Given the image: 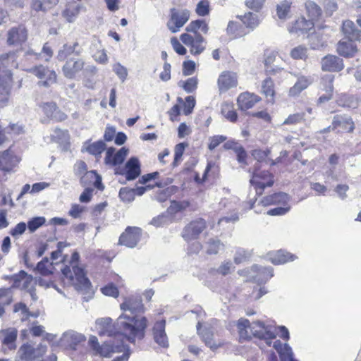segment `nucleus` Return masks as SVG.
<instances>
[{
	"label": "nucleus",
	"instance_id": "f257e3e1",
	"mask_svg": "<svg viewBox=\"0 0 361 361\" xmlns=\"http://www.w3.org/2000/svg\"><path fill=\"white\" fill-rule=\"evenodd\" d=\"M99 336H109L120 334L118 330L126 337L130 343H135L136 339L142 340L145 335V330L148 326V320L145 317H130L122 314L117 319L116 324L110 318L102 319L99 322Z\"/></svg>",
	"mask_w": 361,
	"mask_h": 361
},
{
	"label": "nucleus",
	"instance_id": "f03ea898",
	"mask_svg": "<svg viewBox=\"0 0 361 361\" xmlns=\"http://www.w3.org/2000/svg\"><path fill=\"white\" fill-rule=\"evenodd\" d=\"M66 258V257L63 259L64 266L61 269L63 285L73 286L75 289L82 291L84 294L92 293L91 282L87 277L84 269L79 266V253L76 251L73 252L67 264Z\"/></svg>",
	"mask_w": 361,
	"mask_h": 361
},
{
	"label": "nucleus",
	"instance_id": "7ed1b4c3",
	"mask_svg": "<svg viewBox=\"0 0 361 361\" xmlns=\"http://www.w3.org/2000/svg\"><path fill=\"white\" fill-rule=\"evenodd\" d=\"M209 30V24L204 19L191 20L185 28V32L180 35V40L189 47L192 55H200L206 49L207 41L203 35H207Z\"/></svg>",
	"mask_w": 361,
	"mask_h": 361
},
{
	"label": "nucleus",
	"instance_id": "20e7f679",
	"mask_svg": "<svg viewBox=\"0 0 361 361\" xmlns=\"http://www.w3.org/2000/svg\"><path fill=\"white\" fill-rule=\"evenodd\" d=\"M17 66L14 52L0 55V95L8 96L10 94L14 83L11 69Z\"/></svg>",
	"mask_w": 361,
	"mask_h": 361
},
{
	"label": "nucleus",
	"instance_id": "39448f33",
	"mask_svg": "<svg viewBox=\"0 0 361 361\" xmlns=\"http://www.w3.org/2000/svg\"><path fill=\"white\" fill-rule=\"evenodd\" d=\"M47 350L45 345L39 343L35 348L31 343H23L18 349L16 361H57L54 354H51L47 358L42 359Z\"/></svg>",
	"mask_w": 361,
	"mask_h": 361
},
{
	"label": "nucleus",
	"instance_id": "423d86ee",
	"mask_svg": "<svg viewBox=\"0 0 361 361\" xmlns=\"http://www.w3.org/2000/svg\"><path fill=\"white\" fill-rule=\"evenodd\" d=\"M4 279L11 283V288L27 292L33 300H36L37 281L30 274L25 271L20 270L16 274L5 276Z\"/></svg>",
	"mask_w": 361,
	"mask_h": 361
},
{
	"label": "nucleus",
	"instance_id": "0eeeda50",
	"mask_svg": "<svg viewBox=\"0 0 361 361\" xmlns=\"http://www.w3.org/2000/svg\"><path fill=\"white\" fill-rule=\"evenodd\" d=\"M190 16L191 12L186 8H170L166 18V27L171 33H177L190 20Z\"/></svg>",
	"mask_w": 361,
	"mask_h": 361
},
{
	"label": "nucleus",
	"instance_id": "6e6552de",
	"mask_svg": "<svg viewBox=\"0 0 361 361\" xmlns=\"http://www.w3.org/2000/svg\"><path fill=\"white\" fill-rule=\"evenodd\" d=\"M57 59L63 62L62 73L68 79L76 78L85 70V62L79 56L66 55L65 58L57 57Z\"/></svg>",
	"mask_w": 361,
	"mask_h": 361
},
{
	"label": "nucleus",
	"instance_id": "1a4fd4ad",
	"mask_svg": "<svg viewBox=\"0 0 361 361\" xmlns=\"http://www.w3.org/2000/svg\"><path fill=\"white\" fill-rule=\"evenodd\" d=\"M88 343L93 351V355L102 357H110L114 353H121L125 348L123 343L116 345L111 341H105L100 344L95 336L90 337Z\"/></svg>",
	"mask_w": 361,
	"mask_h": 361
},
{
	"label": "nucleus",
	"instance_id": "9d476101",
	"mask_svg": "<svg viewBox=\"0 0 361 361\" xmlns=\"http://www.w3.org/2000/svg\"><path fill=\"white\" fill-rule=\"evenodd\" d=\"M250 182L254 187L256 195L260 196L264 193L265 188L274 185V176L269 171H262L256 166Z\"/></svg>",
	"mask_w": 361,
	"mask_h": 361
},
{
	"label": "nucleus",
	"instance_id": "9b49d317",
	"mask_svg": "<svg viewBox=\"0 0 361 361\" xmlns=\"http://www.w3.org/2000/svg\"><path fill=\"white\" fill-rule=\"evenodd\" d=\"M207 227V221L204 218L197 217L184 226L181 236L186 242L197 240Z\"/></svg>",
	"mask_w": 361,
	"mask_h": 361
},
{
	"label": "nucleus",
	"instance_id": "f8f14e48",
	"mask_svg": "<svg viewBox=\"0 0 361 361\" xmlns=\"http://www.w3.org/2000/svg\"><path fill=\"white\" fill-rule=\"evenodd\" d=\"M177 102L178 103L174 104L167 112L169 119L173 122L178 121L181 107L183 114L188 116L192 113L196 104V100L193 96H188L184 100L181 97H178Z\"/></svg>",
	"mask_w": 361,
	"mask_h": 361
},
{
	"label": "nucleus",
	"instance_id": "ddd939ff",
	"mask_svg": "<svg viewBox=\"0 0 361 361\" xmlns=\"http://www.w3.org/2000/svg\"><path fill=\"white\" fill-rule=\"evenodd\" d=\"M21 159L10 147L0 152V171L4 175L11 173L16 171Z\"/></svg>",
	"mask_w": 361,
	"mask_h": 361
},
{
	"label": "nucleus",
	"instance_id": "4468645a",
	"mask_svg": "<svg viewBox=\"0 0 361 361\" xmlns=\"http://www.w3.org/2000/svg\"><path fill=\"white\" fill-rule=\"evenodd\" d=\"M115 174L124 176L127 180H135L141 173V164L137 157H130L123 167L115 168Z\"/></svg>",
	"mask_w": 361,
	"mask_h": 361
},
{
	"label": "nucleus",
	"instance_id": "2eb2a0df",
	"mask_svg": "<svg viewBox=\"0 0 361 361\" xmlns=\"http://www.w3.org/2000/svg\"><path fill=\"white\" fill-rule=\"evenodd\" d=\"M142 235V230L137 226H127L120 235L118 245L133 248L137 245Z\"/></svg>",
	"mask_w": 361,
	"mask_h": 361
},
{
	"label": "nucleus",
	"instance_id": "dca6fc26",
	"mask_svg": "<svg viewBox=\"0 0 361 361\" xmlns=\"http://www.w3.org/2000/svg\"><path fill=\"white\" fill-rule=\"evenodd\" d=\"M27 39L28 30L23 23L11 27L7 32V44L10 46H22Z\"/></svg>",
	"mask_w": 361,
	"mask_h": 361
},
{
	"label": "nucleus",
	"instance_id": "f3484780",
	"mask_svg": "<svg viewBox=\"0 0 361 361\" xmlns=\"http://www.w3.org/2000/svg\"><path fill=\"white\" fill-rule=\"evenodd\" d=\"M129 152V149L123 147L116 152V149L110 147L106 149L104 157V163L106 165L118 167L126 159Z\"/></svg>",
	"mask_w": 361,
	"mask_h": 361
},
{
	"label": "nucleus",
	"instance_id": "a211bd4d",
	"mask_svg": "<svg viewBox=\"0 0 361 361\" xmlns=\"http://www.w3.org/2000/svg\"><path fill=\"white\" fill-rule=\"evenodd\" d=\"M238 75L235 72L224 71L220 73L217 79V87L220 94L225 93L238 86Z\"/></svg>",
	"mask_w": 361,
	"mask_h": 361
},
{
	"label": "nucleus",
	"instance_id": "6ab92c4d",
	"mask_svg": "<svg viewBox=\"0 0 361 361\" xmlns=\"http://www.w3.org/2000/svg\"><path fill=\"white\" fill-rule=\"evenodd\" d=\"M166 320L162 319L155 322L152 329V334L154 342L162 348L169 347V341L166 333Z\"/></svg>",
	"mask_w": 361,
	"mask_h": 361
},
{
	"label": "nucleus",
	"instance_id": "aec40b11",
	"mask_svg": "<svg viewBox=\"0 0 361 361\" xmlns=\"http://www.w3.org/2000/svg\"><path fill=\"white\" fill-rule=\"evenodd\" d=\"M32 73L37 76L41 81L39 82L44 87H49L56 82L57 75L54 70H50L43 65H39L33 67Z\"/></svg>",
	"mask_w": 361,
	"mask_h": 361
},
{
	"label": "nucleus",
	"instance_id": "412c9836",
	"mask_svg": "<svg viewBox=\"0 0 361 361\" xmlns=\"http://www.w3.org/2000/svg\"><path fill=\"white\" fill-rule=\"evenodd\" d=\"M315 24L312 20L305 18L304 16L298 18L288 27L290 33L298 35H307L314 32Z\"/></svg>",
	"mask_w": 361,
	"mask_h": 361
},
{
	"label": "nucleus",
	"instance_id": "4be33fe9",
	"mask_svg": "<svg viewBox=\"0 0 361 361\" xmlns=\"http://www.w3.org/2000/svg\"><path fill=\"white\" fill-rule=\"evenodd\" d=\"M254 337L264 340L267 345L271 346L272 341L276 338L275 328L266 326L263 322L257 321L254 322Z\"/></svg>",
	"mask_w": 361,
	"mask_h": 361
},
{
	"label": "nucleus",
	"instance_id": "5701e85b",
	"mask_svg": "<svg viewBox=\"0 0 361 361\" xmlns=\"http://www.w3.org/2000/svg\"><path fill=\"white\" fill-rule=\"evenodd\" d=\"M321 69L324 72L336 73L344 68L343 60L338 56L327 54L321 59Z\"/></svg>",
	"mask_w": 361,
	"mask_h": 361
},
{
	"label": "nucleus",
	"instance_id": "b1692460",
	"mask_svg": "<svg viewBox=\"0 0 361 361\" xmlns=\"http://www.w3.org/2000/svg\"><path fill=\"white\" fill-rule=\"evenodd\" d=\"M262 101L261 97L250 92L240 93L237 98V105L241 111H246L252 109L257 103Z\"/></svg>",
	"mask_w": 361,
	"mask_h": 361
},
{
	"label": "nucleus",
	"instance_id": "393cba45",
	"mask_svg": "<svg viewBox=\"0 0 361 361\" xmlns=\"http://www.w3.org/2000/svg\"><path fill=\"white\" fill-rule=\"evenodd\" d=\"M260 93L267 104H274L276 102L277 92L271 76H267L261 83Z\"/></svg>",
	"mask_w": 361,
	"mask_h": 361
},
{
	"label": "nucleus",
	"instance_id": "a878e982",
	"mask_svg": "<svg viewBox=\"0 0 361 361\" xmlns=\"http://www.w3.org/2000/svg\"><path fill=\"white\" fill-rule=\"evenodd\" d=\"M18 331L15 328H8L0 331V341L4 351L13 350L16 348Z\"/></svg>",
	"mask_w": 361,
	"mask_h": 361
},
{
	"label": "nucleus",
	"instance_id": "bb28decb",
	"mask_svg": "<svg viewBox=\"0 0 361 361\" xmlns=\"http://www.w3.org/2000/svg\"><path fill=\"white\" fill-rule=\"evenodd\" d=\"M85 337L80 334L66 333L60 340V344L66 349L75 350L85 342Z\"/></svg>",
	"mask_w": 361,
	"mask_h": 361
},
{
	"label": "nucleus",
	"instance_id": "cd10ccee",
	"mask_svg": "<svg viewBox=\"0 0 361 361\" xmlns=\"http://www.w3.org/2000/svg\"><path fill=\"white\" fill-rule=\"evenodd\" d=\"M331 127L333 130L339 129L342 133H352L355 129V123L350 116L337 114L334 116Z\"/></svg>",
	"mask_w": 361,
	"mask_h": 361
},
{
	"label": "nucleus",
	"instance_id": "c85d7f7f",
	"mask_svg": "<svg viewBox=\"0 0 361 361\" xmlns=\"http://www.w3.org/2000/svg\"><path fill=\"white\" fill-rule=\"evenodd\" d=\"M277 52L270 49H266L264 53V73L267 76L277 75L283 71V68L279 67H272L276 61Z\"/></svg>",
	"mask_w": 361,
	"mask_h": 361
},
{
	"label": "nucleus",
	"instance_id": "c756f323",
	"mask_svg": "<svg viewBox=\"0 0 361 361\" xmlns=\"http://www.w3.org/2000/svg\"><path fill=\"white\" fill-rule=\"evenodd\" d=\"M334 75H325L321 78L322 90L325 92L324 94L319 96L318 99L319 103H325L331 100L334 95Z\"/></svg>",
	"mask_w": 361,
	"mask_h": 361
},
{
	"label": "nucleus",
	"instance_id": "7c9ffc66",
	"mask_svg": "<svg viewBox=\"0 0 361 361\" xmlns=\"http://www.w3.org/2000/svg\"><path fill=\"white\" fill-rule=\"evenodd\" d=\"M237 328L240 341H250L254 337V322L251 325L248 319L241 318L237 322Z\"/></svg>",
	"mask_w": 361,
	"mask_h": 361
},
{
	"label": "nucleus",
	"instance_id": "2f4dec72",
	"mask_svg": "<svg viewBox=\"0 0 361 361\" xmlns=\"http://www.w3.org/2000/svg\"><path fill=\"white\" fill-rule=\"evenodd\" d=\"M288 201L287 194L282 192H275L264 196L259 202L263 207H269L271 205H286Z\"/></svg>",
	"mask_w": 361,
	"mask_h": 361
},
{
	"label": "nucleus",
	"instance_id": "473e14b6",
	"mask_svg": "<svg viewBox=\"0 0 361 361\" xmlns=\"http://www.w3.org/2000/svg\"><path fill=\"white\" fill-rule=\"evenodd\" d=\"M197 331L206 345L211 348L218 346V344L214 339V332L211 327L202 326V323L199 322L197 324Z\"/></svg>",
	"mask_w": 361,
	"mask_h": 361
},
{
	"label": "nucleus",
	"instance_id": "72a5a7b5",
	"mask_svg": "<svg viewBox=\"0 0 361 361\" xmlns=\"http://www.w3.org/2000/svg\"><path fill=\"white\" fill-rule=\"evenodd\" d=\"M353 41L340 40L336 45V51L339 56L345 58L353 57L358 49Z\"/></svg>",
	"mask_w": 361,
	"mask_h": 361
},
{
	"label": "nucleus",
	"instance_id": "f704fd0d",
	"mask_svg": "<svg viewBox=\"0 0 361 361\" xmlns=\"http://www.w3.org/2000/svg\"><path fill=\"white\" fill-rule=\"evenodd\" d=\"M342 31L343 35L350 41H360L361 30L357 29L355 23L349 20H345L342 25Z\"/></svg>",
	"mask_w": 361,
	"mask_h": 361
},
{
	"label": "nucleus",
	"instance_id": "c9c22d12",
	"mask_svg": "<svg viewBox=\"0 0 361 361\" xmlns=\"http://www.w3.org/2000/svg\"><path fill=\"white\" fill-rule=\"evenodd\" d=\"M250 30H246L241 23L230 21L226 27V33L231 39H235L245 36Z\"/></svg>",
	"mask_w": 361,
	"mask_h": 361
},
{
	"label": "nucleus",
	"instance_id": "e433bc0d",
	"mask_svg": "<svg viewBox=\"0 0 361 361\" xmlns=\"http://www.w3.org/2000/svg\"><path fill=\"white\" fill-rule=\"evenodd\" d=\"M360 99L358 97L348 94H341L337 99L338 106L348 109H357L359 106Z\"/></svg>",
	"mask_w": 361,
	"mask_h": 361
},
{
	"label": "nucleus",
	"instance_id": "4c0bfd02",
	"mask_svg": "<svg viewBox=\"0 0 361 361\" xmlns=\"http://www.w3.org/2000/svg\"><path fill=\"white\" fill-rule=\"evenodd\" d=\"M295 257L284 250H277L269 254V259L274 264H285L293 261Z\"/></svg>",
	"mask_w": 361,
	"mask_h": 361
},
{
	"label": "nucleus",
	"instance_id": "58836bf2",
	"mask_svg": "<svg viewBox=\"0 0 361 361\" xmlns=\"http://www.w3.org/2000/svg\"><path fill=\"white\" fill-rule=\"evenodd\" d=\"M142 307V304L141 298L133 295L126 298L124 301L120 305V307L123 311H130L132 313Z\"/></svg>",
	"mask_w": 361,
	"mask_h": 361
},
{
	"label": "nucleus",
	"instance_id": "ea45409f",
	"mask_svg": "<svg viewBox=\"0 0 361 361\" xmlns=\"http://www.w3.org/2000/svg\"><path fill=\"white\" fill-rule=\"evenodd\" d=\"M221 113L229 122H237L238 116L233 102H224L221 106Z\"/></svg>",
	"mask_w": 361,
	"mask_h": 361
},
{
	"label": "nucleus",
	"instance_id": "a19ab883",
	"mask_svg": "<svg viewBox=\"0 0 361 361\" xmlns=\"http://www.w3.org/2000/svg\"><path fill=\"white\" fill-rule=\"evenodd\" d=\"M106 149L105 142L102 140H98L94 142H87L85 143V150L90 154L96 158H100L102 152Z\"/></svg>",
	"mask_w": 361,
	"mask_h": 361
},
{
	"label": "nucleus",
	"instance_id": "79ce46f5",
	"mask_svg": "<svg viewBox=\"0 0 361 361\" xmlns=\"http://www.w3.org/2000/svg\"><path fill=\"white\" fill-rule=\"evenodd\" d=\"M311 84V80L305 77L301 76L298 78L296 82L289 90V95L290 97H296L299 95L302 91L307 88Z\"/></svg>",
	"mask_w": 361,
	"mask_h": 361
},
{
	"label": "nucleus",
	"instance_id": "37998d69",
	"mask_svg": "<svg viewBox=\"0 0 361 361\" xmlns=\"http://www.w3.org/2000/svg\"><path fill=\"white\" fill-rule=\"evenodd\" d=\"M80 8L81 6L79 4L74 2H70L67 4L65 9L63 11L62 16L68 22L72 23L78 16Z\"/></svg>",
	"mask_w": 361,
	"mask_h": 361
},
{
	"label": "nucleus",
	"instance_id": "c03bdc74",
	"mask_svg": "<svg viewBox=\"0 0 361 361\" xmlns=\"http://www.w3.org/2000/svg\"><path fill=\"white\" fill-rule=\"evenodd\" d=\"M305 6L308 19L312 20L313 23L315 24L322 16V9L316 3L312 1H307Z\"/></svg>",
	"mask_w": 361,
	"mask_h": 361
},
{
	"label": "nucleus",
	"instance_id": "a18cd8bd",
	"mask_svg": "<svg viewBox=\"0 0 361 361\" xmlns=\"http://www.w3.org/2000/svg\"><path fill=\"white\" fill-rule=\"evenodd\" d=\"M242 22L246 30H253L259 25L257 16L251 12L245 13L244 16H237Z\"/></svg>",
	"mask_w": 361,
	"mask_h": 361
},
{
	"label": "nucleus",
	"instance_id": "49530a36",
	"mask_svg": "<svg viewBox=\"0 0 361 361\" xmlns=\"http://www.w3.org/2000/svg\"><path fill=\"white\" fill-rule=\"evenodd\" d=\"M79 47L78 42H74L72 45L66 44L63 46L62 49L59 50L57 57L65 58L66 55L79 56L80 51H77Z\"/></svg>",
	"mask_w": 361,
	"mask_h": 361
},
{
	"label": "nucleus",
	"instance_id": "de8ad7c7",
	"mask_svg": "<svg viewBox=\"0 0 361 361\" xmlns=\"http://www.w3.org/2000/svg\"><path fill=\"white\" fill-rule=\"evenodd\" d=\"M206 253L208 255H217L224 247V245L219 239L210 238L206 243Z\"/></svg>",
	"mask_w": 361,
	"mask_h": 361
},
{
	"label": "nucleus",
	"instance_id": "09e8293b",
	"mask_svg": "<svg viewBox=\"0 0 361 361\" xmlns=\"http://www.w3.org/2000/svg\"><path fill=\"white\" fill-rule=\"evenodd\" d=\"M290 56L295 60L306 61L308 58V49L305 45H298L291 49Z\"/></svg>",
	"mask_w": 361,
	"mask_h": 361
},
{
	"label": "nucleus",
	"instance_id": "8fccbe9b",
	"mask_svg": "<svg viewBox=\"0 0 361 361\" xmlns=\"http://www.w3.org/2000/svg\"><path fill=\"white\" fill-rule=\"evenodd\" d=\"M13 312L16 313L20 312V319L23 322L27 321L34 316L27 305L22 302H16L13 305Z\"/></svg>",
	"mask_w": 361,
	"mask_h": 361
},
{
	"label": "nucleus",
	"instance_id": "3c124183",
	"mask_svg": "<svg viewBox=\"0 0 361 361\" xmlns=\"http://www.w3.org/2000/svg\"><path fill=\"white\" fill-rule=\"evenodd\" d=\"M292 2L288 0L282 1L276 6V15L280 19H286L290 11Z\"/></svg>",
	"mask_w": 361,
	"mask_h": 361
},
{
	"label": "nucleus",
	"instance_id": "603ef678",
	"mask_svg": "<svg viewBox=\"0 0 361 361\" xmlns=\"http://www.w3.org/2000/svg\"><path fill=\"white\" fill-rule=\"evenodd\" d=\"M305 113L298 112L290 114L283 122L284 126H295L305 121Z\"/></svg>",
	"mask_w": 361,
	"mask_h": 361
},
{
	"label": "nucleus",
	"instance_id": "864d4df0",
	"mask_svg": "<svg viewBox=\"0 0 361 361\" xmlns=\"http://www.w3.org/2000/svg\"><path fill=\"white\" fill-rule=\"evenodd\" d=\"M53 264L49 262L47 258H44L37 264V269L38 272L43 276H49L51 274Z\"/></svg>",
	"mask_w": 361,
	"mask_h": 361
},
{
	"label": "nucleus",
	"instance_id": "5fc2aeb1",
	"mask_svg": "<svg viewBox=\"0 0 361 361\" xmlns=\"http://www.w3.org/2000/svg\"><path fill=\"white\" fill-rule=\"evenodd\" d=\"M198 80L196 77H192L188 78L185 81H181L179 83V86L188 93L195 92L197 88Z\"/></svg>",
	"mask_w": 361,
	"mask_h": 361
},
{
	"label": "nucleus",
	"instance_id": "6e6d98bb",
	"mask_svg": "<svg viewBox=\"0 0 361 361\" xmlns=\"http://www.w3.org/2000/svg\"><path fill=\"white\" fill-rule=\"evenodd\" d=\"M210 11V3L209 0H200L195 8L196 14L201 17L208 16Z\"/></svg>",
	"mask_w": 361,
	"mask_h": 361
},
{
	"label": "nucleus",
	"instance_id": "4d7b16f0",
	"mask_svg": "<svg viewBox=\"0 0 361 361\" xmlns=\"http://www.w3.org/2000/svg\"><path fill=\"white\" fill-rule=\"evenodd\" d=\"M271 150L268 148L266 149H256L252 152V157L257 160L258 162H266L268 164Z\"/></svg>",
	"mask_w": 361,
	"mask_h": 361
},
{
	"label": "nucleus",
	"instance_id": "13d9d810",
	"mask_svg": "<svg viewBox=\"0 0 361 361\" xmlns=\"http://www.w3.org/2000/svg\"><path fill=\"white\" fill-rule=\"evenodd\" d=\"M73 171L74 173L78 176L82 177V180L87 177L89 178L90 176H87L88 173L90 171H87V166L86 163L84 161L80 160L78 161L73 167Z\"/></svg>",
	"mask_w": 361,
	"mask_h": 361
},
{
	"label": "nucleus",
	"instance_id": "bf43d9fd",
	"mask_svg": "<svg viewBox=\"0 0 361 361\" xmlns=\"http://www.w3.org/2000/svg\"><path fill=\"white\" fill-rule=\"evenodd\" d=\"M189 206L187 202L172 201L170 206L167 209L168 213L174 215L178 212L184 211Z\"/></svg>",
	"mask_w": 361,
	"mask_h": 361
},
{
	"label": "nucleus",
	"instance_id": "052dcab7",
	"mask_svg": "<svg viewBox=\"0 0 361 361\" xmlns=\"http://www.w3.org/2000/svg\"><path fill=\"white\" fill-rule=\"evenodd\" d=\"M101 292L106 296L113 298H118L119 295V290L116 285L113 283H109L101 288Z\"/></svg>",
	"mask_w": 361,
	"mask_h": 361
},
{
	"label": "nucleus",
	"instance_id": "680f3d73",
	"mask_svg": "<svg viewBox=\"0 0 361 361\" xmlns=\"http://www.w3.org/2000/svg\"><path fill=\"white\" fill-rule=\"evenodd\" d=\"M40 107L44 114L50 118L54 116V113L58 109L56 103L54 102L43 103L40 104Z\"/></svg>",
	"mask_w": 361,
	"mask_h": 361
},
{
	"label": "nucleus",
	"instance_id": "e2e57ef3",
	"mask_svg": "<svg viewBox=\"0 0 361 361\" xmlns=\"http://www.w3.org/2000/svg\"><path fill=\"white\" fill-rule=\"evenodd\" d=\"M11 286L0 288V305H8L12 300Z\"/></svg>",
	"mask_w": 361,
	"mask_h": 361
},
{
	"label": "nucleus",
	"instance_id": "0e129e2a",
	"mask_svg": "<svg viewBox=\"0 0 361 361\" xmlns=\"http://www.w3.org/2000/svg\"><path fill=\"white\" fill-rule=\"evenodd\" d=\"M170 41L173 49L178 54L181 56L186 54V48L180 43L176 37H172Z\"/></svg>",
	"mask_w": 361,
	"mask_h": 361
},
{
	"label": "nucleus",
	"instance_id": "69168bd1",
	"mask_svg": "<svg viewBox=\"0 0 361 361\" xmlns=\"http://www.w3.org/2000/svg\"><path fill=\"white\" fill-rule=\"evenodd\" d=\"M45 223L44 217H35L27 222V228L30 232L35 231Z\"/></svg>",
	"mask_w": 361,
	"mask_h": 361
},
{
	"label": "nucleus",
	"instance_id": "338daca9",
	"mask_svg": "<svg viewBox=\"0 0 361 361\" xmlns=\"http://www.w3.org/2000/svg\"><path fill=\"white\" fill-rule=\"evenodd\" d=\"M26 224L24 222H20L16 224L12 229H11L9 233L14 238H17L22 235L26 230Z\"/></svg>",
	"mask_w": 361,
	"mask_h": 361
},
{
	"label": "nucleus",
	"instance_id": "774afa93",
	"mask_svg": "<svg viewBox=\"0 0 361 361\" xmlns=\"http://www.w3.org/2000/svg\"><path fill=\"white\" fill-rule=\"evenodd\" d=\"M226 137L223 135H214L209 138L208 144V148L210 150H213L216 148L221 143L225 141Z\"/></svg>",
	"mask_w": 361,
	"mask_h": 361
}]
</instances>
